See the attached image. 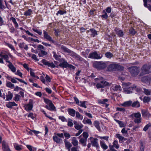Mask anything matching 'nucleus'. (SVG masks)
Instances as JSON below:
<instances>
[{
	"mask_svg": "<svg viewBox=\"0 0 151 151\" xmlns=\"http://www.w3.org/2000/svg\"><path fill=\"white\" fill-rule=\"evenodd\" d=\"M108 63L106 62L103 61H96L93 63V66L98 70H101L106 68Z\"/></svg>",
	"mask_w": 151,
	"mask_h": 151,
	"instance_id": "f257e3e1",
	"label": "nucleus"
},
{
	"mask_svg": "<svg viewBox=\"0 0 151 151\" xmlns=\"http://www.w3.org/2000/svg\"><path fill=\"white\" fill-rule=\"evenodd\" d=\"M108 70L109 71L116 70H122L124 69L123 66L115 63H113L109 65L107 67Z\"/></svg>",
	"mask_w": 151,
	"mask_h": 151,
	"instance_id": "f03ea898",
	"label": "nucleus"
},
{
	"mask_svg": "<svg viewBox=\"0 0 151 151\" xmlns=\"http://www.w3.org/2000/svg\"><path fill=\"white\" fill-rule=\"evenodd\" d=\"M43 99L44 102L47 105L45 106L46 108L50 111H54L55 109V107L51 100L45 98H44Z\"/></svg>",
	"mask_w": 151,
	"mask_h": 151,
	"instance_id": "7ed1b4c3",
	"label": "nucleus"
},
{
	"mask_svg": "<svg viewBox=\"0 0 151 151\" xmlns=\"http://www.w3.org/2000/svg\"><path fill=\"white\" fill-rule=\"evenodd\" d=\"M151 65L149 64H144L141 68V72L140 76H143L144 75L149 73L150 72Z\"/></svg>",
	"mask_w": 151,
	"mask_h": 151,
	"instance_id": "20e7f679",
	"label": "nucleus"
},
{
	"mask_svg": "<svg viewBox=\"0 0 151 151\" xmlns=\"http://www.w3.org/2000/svg\"><path fill=\"white\" fill-rule=\"evenodd\" d=\"M129 72L133 76H135L137 75L139 72V69L136 66H133L128 68Z\"/></svg>",
	"mask_w": 151,
	"mask_h": 151,
	"instance_id": "39448f33",
	"label": "nucleus"
},
{
	"mask_svg": "<svg viewBox=\"0 0 151 151\" xmlns=\"http://www.w3.org/2000/svg\"><path fill=\"white\" fill-rule=\"evenodd\" d=\"M103 57V55L101 54H98L96 51L90 53L89 55L88 58H90L95 59H101Z\"/></svg>",
	"mask_w": 151,
	"mask_h": 151,
	"instance_id": "423d86ee",
	"label": "nucleus"
},
{
	"mask_svg": "<svg viewBox=\"0 0 151 151\" xmlns=\"http://www.w3.org/2000/svg\"><path fill=\"white\" fill-rule=\"evenodd\" d=\"M34 103L32 99H29L28 103L24 105L25 109L27 111L32 110L33 108Z\"/></svg>",
	"mask_w": 151,
	"mask_h": 151,
	"instance_id": "0eeeda50",
	"label": "nucleus"
},
{
	"mask_svg": "<svg viewBox=\"0 0 151 151\" xmlns=\"http://www.w3.org/2000/svg\"><path fill=\"white\" fill-rule=\"evenodd\" d=\"M41 62L44 65L47 66L49 67H50L52 68H54L55 67L58 68V66H56L52 62H50L45 59H42L41 61Z\"/></svg>",
	"mask_w": 151,
	"mask_h": 151,
	"instance_id": "6e6552de",
	"label": "nucleus"
},
{
	"mask_svg": "<svg viewBox=\"0 0 151 151\" xmlns=\"http://www.w3.org/2000/svg\"><path fill=\"white\" fill-rule=\"evenodd\" d=\"M74 99L76 102V104L78 106L85 108H87V106L86 105V101H79L78 99L76 97H74Z\"/></svg>",
	"mask_w": 151,
	"mask_h": 151,
	"instance_id": "1a4fd4ad",
	"label": "nucleus"
},
{
	"mask_svg": "<svg viewBox=\"0 0 151 151\" xmlns=\"http://www.w3.org/2000/svg\"><path fill=\"white\" fill-rule=\"evenodd\" d=\"M59 61L60 63L59 66L63 68H67L68 63L65 59L63 58L59 59Z\"/></svg>",
	"mask_w": 151,
	"mask_h": 151,
	"instance_id": "9d476101",
	"label": "nucleus"
},
{
	"mask_svg": "<svg viewBox=\"0 0 151 151\" xmlns=\"http://www.w3.org/2000/svg\"><path fill=\"white\" fill-rule=\"evenodd\" d=\"M90 139H91V143L92 146L95 147L97 148L99 147L98 143V139L96 138L90 137Z\"/></svg>",
	"mask_w": 151,
	"mask_h": 151,
	"instance_id": "9b49d317",
	"label": "nucleus"
},
{
	"mask_svg": "<svg viewBox=\"0 0 151 151\" xmlns=\"http://www.w3.org/2000/svg\"><path fill=\"white\" fill-rule=\"evenodd\" d=\"M109 83L105 81H102L100 83H98L96 85V87L97 88H103L106 86H109Z\"/></svg>",
	"mask_w": 151,
	"mask_h": 151,
	"instance_id": "f8f14e48",
	"label": "nucleus"
},
{
	"mask_svg": "<svg viewBox=\"0 0 151 151\" xmlns=\"http://www.w3.org/2000/svg\"><path fill=\"white\" fill-rule=\"evenodd\" d=\"M44 37L48 41L52 42V43H54V41L52 39L51 37L49 35L48 33L45 30H43Z\"/></svg>",
	"mask_w": 151,
	"mask_h": 151,
	"instance_id": "ddd939ff",
	"label": "nucleus"
},
{
	"mask_svg": "<svg viewBox=\"0 0 151 151\" xmlns=\"http://www.w3.org/2000/svg\"><path fill=\"white\" fill-rule=\"evenodd\" d=\"M136 86L134 85L133 86L127 88L126 89L124 88V92L126 94H130L132 93V91L135 88Z\"/></svg>",
	"mask_w": 151,
	"mask_h": 151,
	"instance_id": "4468645a",
	"label": "nucleus"
},
{
	"mask_svg": "<svg viewBox=\"0 0 151 151\" xmlns=\"http://www.w3.org/2000/svg\"><path fill=\"white\" fill-rule=\"evenodd\" d=\"M2 147L4 151H11L8 146L7 143L5 141L2 142Z\"/></svg>",
	"mask_w": 151,
	"mask_h": 151,
	"instance_id": "2eb2a0df",
	"label": "nucleus"
},
{
	"mask_svg": "<svg viewBox=\"0 0 151 151\" xmlns=\"http://www.w3.org/2000/svg\"><path fill=\"white\" fill-rule=\"evenodd\" d=\"M73 123L74 124L75 128L78 130L81 129L83 127V125L82 124L76 121H74Z\"/></svg>",
	"mask_w": 151,
	"mask_h": 151,
	"instance_id": "dca6fc26",
	"label": "nucleus"
},
{
	"mask_svg": "<svg viewBox=\"0 0 151 151\" xmlns=\"http://www.w3.org/2000/svg\"><path fill=\"white\" fill-rule=\"evenodd\" d=\"M115 31L116 34L119 37H123L124 36V34L122 30L119 28H115Z\"/></svg>",
	"mask_w": 151,
	"mask_h": 151,
	"instance_id": "f3484780",
	"label": "nucleus"
},
{
	"mask_svg": "<svg viewBox=\"0 0 151 151\" xmlns=\"http://www.w3.org/2000/svg\"><path fill=\"white\" fill-rule=\"evenodd\" d=\"M142 81L145 83L151 82V76H145L142 78Z\"/></svg>",
	"mask_w": 151,
	"mask_h": 151,
	"instance_id": "a211bd4d",
	"label": "nucleus"
},
{
	"mask_svg": "<svg viewBox=\"0 0 151 151\" xmlns=\"http://www.w3.org/2000/svg\"><path fill=\"white\" fill-rule=\"evenodd\" d=\"M67 111L69 114L70 116L73 117H74L75 116L76 112L74 109L72 108H68L67 109Z\"/></svg>",
	"mask_w": 151,
	"mask_h": 151,
	"instance_id": "6ab92c4d",
	"label": "nucleus"
},
{
	"mask_svg": "<svg viewBox=\"0 0 151 151\" xmlns=\"http://www.w3.org/2000/svg\"><path fill=\"white\" fill-rule=\"evenodd\" d=\"M53 139L54 141L57 143L61 144L63 142L62 139L56 135L54 136L53 137Z\"/></svg>",
	"mask_w": 151,
	"mask_h": 151,
	"instance_id": "aec40b11",
	"label": "nucleus"
},
{
	"mask_svg": "<svg viewBox=\"0 0 151 151\" xmlns=\"http://www.w3.org/2000/svg\"><path fill=\"white\" fill-rule=\"evenodd\" d=\"M17 106V104H16L14 102H9L6 104V106L9 108H12L13 106Z\"/></svg>",
	"mask_w": 151,
	"mask_h": 151,
	"instance_id": "412c9836",
	"label": "nucleus"
},
{
	"mask_svg": "<svg viewBox=\"0 0 151 151\" xmlns=\"http://www.w3.org/2000/svg\"><path fill=\"white\" fill-rule=\"evenodd\" d=\"M19 45L20 48H24L26 50H27L28 49V47L27 45H26L25 43L24 42L20 43Z\"/></svg>",
	"mask_w": 151,
	"mask_h": 151,
	"instance_id": "4be33fe9",
	"label": "nucleus"
},
{
	"mask_svg": "<svg viewBox=\"0 0 151 151\" xmlns=\"http://www.w3.org/2000/svg\"><path fill=\"white\" fill-rule=\"evenodd\" d=\"M72 55L73 57L76 58L77 60L82 61V60H83V58L81 57L80 56L78 55L73 52L72 51Z\"/></svg>",
	"mask_w": 151,
	"mask_h": 151,
	"instance_id": "5701e85b",
	"label": "nucleus"
},
{
	"mask_svg": "<svg viewBox=\"0 0 151 151\" xmlns=\"http://www.w3.org/2000/svg\"><path fill=\"white\" fill-rule=\"evenodd\" d=\"M100 144L101 147L104 150H105L107 149L108 146L106 144L104 141H101L100 142Z\"/></svg>",
	"mask_w": 151,
	"mask_h": 151,
	"instance_id": "b1692460",
	"label": "nucleus"
},
{
	"mask_svg": "<svg viewBox=\"0 0 151 151\" xmlns=\"http://www.w3.org/2000/svg\"><path fill=\"white\" fill-rule=\"evenodd\" d=\"M13 96V94L10 91L8 92V94L6 96V101H10L11 100Z\"/></svg>",
	"mask_w": 151,
	"mask_h": 151,
	"instance_id": "393cba45",
	"label": "nucleus"
},
{
	"mask_svg": "<svg viewBox=\"0 0 151 151\" xmlns=\"http://www.w3.org/2000/svg\"><path fill=\"white\" fill-rule=\"evenodd\" d=\"M132 101H128L125 102L123 103L122 104V106L124 107H128L130 106L131 105H132Z\"/></svg>",
	"mask_w": 151,
	"mask_h": 151,
	"instance_id": "a878e982",
	"label": "nucleus"
},
{
	"mask_svg": "<svg viewBox=\"0 0 151 151\" xmlns=\"http://www.w3.org/2000/svg\"><path fill=\"white\" fill-rule=\"evenodd\" d=\"M108 101V100L107 99H99L98 100V102L99 104H105Z\"/></svg>",
	"mask_w": 151,
	"mask_h": 151,
	"instance_id": "bb28decb",
	"label": "nucleus"
},
{
	"mask_svg": "<svg viewBox=\"0 0 151 151\" xmlns=\"http://www.w3.org/2000/svg\"><path fill=\"white\" fill-rule=\"evenodd\" d=\"M93 124L94 126L99 131H100L101 129L99 126V122L97 121H95L94 122Z\"/></svg>",
	"mask_w": 151,
	"mask_h": 151,
	"instance_id": "cd10ccee",
	"label": "nucleus"
},
{
	"mask_svg": "<svg viewBox=\"0 0 151 151\" xmlns=\"http://www.w3.org/2000/svg\"><path fill=\"white\" fill-rule=\"evenodd\" d=\"M64 142L66 148H70L72 146L71 143L66 139L64 140Z\"/></svg>",
	"mask_w": 151,
	"mask_h": 151,
	"instance_id": "c85d7f7f",
	"label": "nucleus"
},
{
	"mask_svg": "<svg viewBox=\"0 0 151 151\" xmlns=\"http://www.w3.org/2000/svg\"><path fill=\"white\" fill-rule=\"evenodd\" d=\"M137 33V32L132 27H131L129 29V33L132 35H134L135 33Z\"/></svg>",
	"mask_w": 151,
	"mask_h": 151,
	"instance_id": "c756f323",
	"label": "nucleus"
},
{
	"mask_svg": "<svg viewBox=\"0 0 151 151\" xmlns=\"http://www.w3.org/2000/svg\"><path fill=\"white\" fill-rule=\"evenodd\" d=\"M10 19L12 20L15 25V27L16 28H17L19 27V25L16 21L15 18L13 17H11Z\"/></svg>",
	"mask_w": 151,
	"mask_h": 151,
	"instance_id": "7c9ffc66",
	"label": "nucleus"
},
{
	"mask_svg": "<svg viewBox=\"0 0 151 151\" xmlns=\"http://www.w3.org/2000/svg\"><path fill=\"white\" fill-rule=\"evenodd\" d=\"M10 19L12 20L15 25V27L16 28H17L19 27V25L16 21L15 18L13 17H11Z\"/></svg>",
	"mask_w": 151,
	"mask_h": 151,
	"instance_id": "2f4dec72",
	"label": "nucleus"
},
{
	"mask_svg": "<svg viewBox=\"0 0 151 151\" xmlns=\"http://www.w3.org/2000/svg\"><path fill=\"white\" fill-rule=\"evenodd\" d=\"M139 143L140 145V147L139 151H144V144L142 140H140Z\"/></svg>",
	"mask_w": 151,
	"mask_h": 151,
	"instance_id": "473e14b6",
	"label": "nucleus"
},
{
	"mask_svg": "<svg viewBox=\"0 0 151 151\" xmlns=\"http://www.w3.org/2000/svg\"><path fill=\"white\" fill-rule=\"evenodd\" d=\"M109 146H111L113 148L115 147L116 149H118L119 147L118 141L117 140H115L114 141L113 143V145H109Z\"/></svg>",
	"mask_w": 151,
	"mask_h": 151,
	"instance_id": "72a5a7b5",
	"label": "nucleus"
},
{
	"mask_svg": "<svg viewBox=\"0 0 151 151\" xmlns=\"http://www.w3.org/2000/svg\"><path fill=\"white\" fill-rule=\"evenodd\" d=\"M102 15H101V17L105 19H106L108 18V15L107 13L105 10L103 11L102 12Z\"/></svg>",
	"mask_w": 151,
	"mask_h": 151,
	"instance_id": "f704fd0d",
	"label": "nucleus"
},
{
	"mask_svg": "<svg viewBox=\"0 0 151 151\" xmlns=\"http://www.w3.org/2000/svg\"><path fill=\"white\" fill-rule=\"evenodd\" d=\"M89 31L92 33L91 35L93 37H94L98 35L97 32L94 29H90L88 31V32H89Z\"/></svg>",
	"mask_w": 151,
	"mask_h": 151,
	"instance_id": "c9c22d12",
	"label": "nucleus"
},
{
	"mask_svg": "<svg viewBox=\"0 0 151 151\" xmlns=\"http://www.w3.org/2000/svg\"><path fill=\"white\" fill-rule=\"evenodd\" d=\"M72 143L75 146H77L78 144V142L75 137H73L72 140Z\"/></svg>",
	"mask_w": 151,
	"mask_h": 151,
	"instance_id": "e433bc0d",
	"label": "nucleus"
},
{
	"mask_svg": "<svg viewBox=\"0 0 151 151\" xmlns=\"http://www.w3.org/2000/svg\"><path fill=\"white\" fill-rule=\"evenodd\" d=\"M61 49L63 50L65 52H67L68 53H70L71 52V50L65 47L62 45L61 47Z\"/></svg>",
	"mask_w": 151,
	"mask_h": 151,
	"instance_id": "4c0bfd02",
	"label": "nucleus"
},
{
	"mask_svg": "<svg viewBox=\"0 0 151 151\" xmlns=\"http://www.w3.org/2000/svg\"><path fill=\"white\" fill-rule=\"evenodd\" d=\"M47 52L44 50H41L38 53L39 56L40 57H43L47 54Z\"/></svg>",
	"mask_w": 151,
	"mask_h": 151,
	"instance_id": "58836bf2",
	"label": "nucleus"
},
{
	"mask_svg": "<svg viewBox=\"0 0 151 151\" xmlns=\"http://www.w3.org/2000/svg\"><path fill=\"white\" fill-rule=\"evenodd\" d=\"M105 57L109 59H111L113 57V54L110 52H108L105 53Z\"/></svg>",
	"mask_w": 151,
	"mask_h": 151,
	"instance_id": "ea45409f",
	"label": "nucleus"
},
{
	"mask_svg": "<svg viewBox=\"0 0 151 151\" xmlns=\"http://www.w3.org/2000/svg\"><path fill=\"white\" fill-rule=\"evenodd\" d=\"M140 106L139 103L137 101H134L133 103H132V107H139Z\"/></svg>",
	"mask_w": 151,
	"mask_h": 151,
	"instance_id": "a19ab883",
	"label": "nucleus"
},
{
	"mask_svg": "<svg viewBox=\"0 0 151 151\" xmlns=\"http://www.w3.org/2000/svg\"><path fill=\"white\" fill-rule=\"evenodd\" d=\"M14 146L15 149L17 150H20L22 149V145H19L15 143L14 144Z\"/></svg>",
	"mask_w": 151,
	"mask_h": 151,
	"instance_id": "79ce46f5",
	"label": "nucleus"
},
{
	"mask_svg": "<svg viewBox=\"0 0 151 151\" xmlns=\"http://www.w3.org/2000/svg\"><path fill=\"white\" fill-rule=\"evenodd\" d=\"M144 93L147 95H150L151 93V90L144 88Z\"/></svg>",
	"mask_w": 151,
	"mask_h": 151,
	"instance_id": "37998d69",
	"label": "nucleus"
},
{
	"mask_svg": "<svg viewBox=\"0 0 151 151\" xmlns=\"http://www.w3.org/2000/svg\"><path fill=\"white\" fill-rule=\"evenodd\" d=\"M87 139H85L81 138L79 140V142L83 146H85L86 145V142Z\"/></svg>",
	"mask_w": 151,
	"mask_h": 151,
	"instance_id": "c03bdc74",
	"label": "nucleus"
},
{
	"mask_svg": "<svg viewBox=\"0 0 151 151\" xmlns=\"http://www.w3.org/2000/svg\"><path fill=\"white\" fill-rule=\"evenodd\" d=\"M76 117L79 119L82 120L83 118V116L81 115L77 111L76 112Z\"/></svg>",
	"mask_w": 151,
	"mask_h": 151,
	"instance_id": "a18cd8bd",
	"label": "nucleus"
},
{
	"mask_svg": "<svg viewBox=\"0 0 151 151\" xmlns=\"http://www.w3.org/2000/svg\"><path fill=\"white\" fill-rule=\"evenodd\" d=\"M73 120L70 118H69L67 120L68 126L70 127H72L73 125V123L72 122Z\"/></svg>",
	"mask_w": 151,
	"mask_h": 151,
	"instance_id": "49530a36",
	"label": "nucleus"
},
{
	"mask_svg": "<svg viewBox=\"0 0 151 151\" xmlns=\"http://www.w3.org/2000/svg\"><path fill=\"white\" fill-rule=\"evenodd\" d=\"M32 11L31 9H29L25 11L24 13V15L26 16H30L31 14Z\"/></svg>",
	"mask_w": 151,
	"mask_h": 151,
	"instance_id": "de8ad7c7",
	"label": "nucleus"
},
{
	"mask_svg": "<svg viewBox=\"0 0 151 151\" xmlns=\"http://www.w3.org/2000/svg\"><path fill=\"white\" fill-rule=\"evenodd\" d=\"M115 120L119 124V126L121 127H124V124L122 122L116 119H115Z\"/></svg>",
	"mask_w": 151,
	"mask_h": 151,
	"instance_id": "09e8293b",
	"label": "nucleus"
},
{
	"mask_svg": "<svg viewBox=\"0 0 151 151\" xmlns=\"http://www.w3.org/2000/svg\"><path fill=\"white\" fill-rule=\"evenodd\" d=\"M9 68L11 70V71L13 73L16 72V68L14 66L13 64L11 65L10 66H8Z\"/></svg>",
	"mask_w": 151,
	"mask_h": 151,
	"instance_id": "8fccbe9b",
	"label": "nucleus"
},
{
	"mask_svg": "<svg viewBox=\"0 0 151 151\" xmlns=\"http://www.w3.org/2000/svg\"><path fill=\"white\" fill-rule=\"evenodd\" d=\"M66 13V11H63L61 10H59L58 12L56 13L57 15H58V14H59L60 15H63L64 14H65Z\"/></svg>",
	"mask_w": 151,
	"mask_h": 151,
	"instance_id": "3c124183",
	"label": "nucleus"
},
{
	"mask_svg": "<svg viewBox=\"0 0 151 151\" xmlns=\"http://www.w3.org/2000/svg\"><path fill=\"white\" fill-rule=\"evenodd\" d=\"M116 137L119 139V141H122L124 138V137L121 136L120 134H116Z\"/></svg>",
	"mask_w": 151,
	"mask_h": 151,
	"instance_id": "603ef678",
	"label": "nucleus"
},
{
	"mask_svg": "<svg viewBox=\"0 0 151 151\" xmlns=\"http://www.w3.org/2000/svg\"><path fill=\"white\" fill-rule=\"evenodd\" d=\"M59 119L60 120L63 122H67V119L63 116H60L58 117Z\"/></svg>",
	"mask_w": 151,
	"mask_h": 151,
	"instance_id": "864d4df0",
	"label": "nucleus"
},
{
	"mask_svg": "<svg viewBox=\"0 0 151 151\" xmlns=\"http://www.w3.org/2000/svg\"><path fill=\"white\" fill-rule=\"evenodd\" d=\"M6 85L7 87L9 88H14V85L9 82L6 83Z\"/></svg>",
	"mask_w": 151,
	"mask_h": 151,
	"instance_id": "5fc2aeb1",
	"label": "nucleus"
},
{
	"mask_svg": "<svg viewBox=\"0 0 151 151\" xmlns=\"http://www.w3.org/2000/svg\"><path fill=\"white\" fill-rule=\"evenodd\" d=\"M150 101V97L147 96H145L143 99V101L144 103L148 102H149Z\"/></svg>",
	"mask_w": 151,
	"mask_h": 151,
	"instance_id": "6e6d98bb",
	"label": "nucleus"
},
{
	"mask_svg": "<svg viewBox=\"0 0 151 151\" xmlns=\"http://www.w3.org/2000/svg\"><path fill=\"white\" fill-rule=\"evenodd\" d=\"M32 30L35 32L38 33L40 35H42V32L41 30L40 31L38 29L34 28H32Z\"/></svg>",
	"mask_w": 151,
	"mask_h": 151,
	"instance_id": "4d7b16f0",
	"label": "nucleus"
},
{
	"mask_svg": "<svg viewBox=\"0 0 151 151\" xmlns=\"http://www.w3.org/2000/svg\"><path fill=\"white\" fill-rule=\"evenodd\" d=\"M151 127V123H149L147 124L143 128V130L146 131L149 128Z\"/></svg>",
	"mask_w": 151,
	"mask_h": 151,
	"instance_id": "13d9d810",
	"label": "nucleus"
},
{
	"mask_svg": "<svg viewBox=\"0 0 151 151\" xmlns=\"http://www.w3.org/2000/svg\"><path fill=\"white\" fill-rule=\"evenodd\" d=\"M96 137L100 139H103L106 141H107L109 138V137L108 136L101 137L98 135H96Z\"/></svg>",
	"mask_w": 151,
	"mask_h": 151,
	"instance_id": "bf43d9fd",
	"label": "nucleus"
},
{
	"mask_svg": "<svg viewBox=\"0 0 151 151\" xmlns=\"http://www.w3.org/2000/svg\"><path fill=\"white\" fill-rule=\"evenodd\" d=\"M141 118H136L134 119V122L138 124L141 122Z\"/></svg>",
	"mask_w": 151,
	"mask_h": 151,
	"instance_id": "052dcab7",
	"label": "nucleus"
},
{
	"mask_svg": "<svg viewBox=\"0 0 151 151\" xmlns=\"http://www.w3.org/2000/svg\"><path fill=\"white\" fill-rule=\"evenodd\" d=\"M82 135L83 137L84 138V139H86L88 136V133L85 132H83L82 134Z\"/></svg>",
	"mask_w": 151,
	"mask_h": 151,
	"instance_id": "680f3d73",
	"label": "nucleus"
},
{
	"mask_svg": "<svg viewBox=\"0 0 151 151\" xmlns=\"http://www.w3.org/2000/svg\"><path fill=\"white\" fill-rule=\"evenodd\" d=\"M127 131L128 130H126L125 128H123L122 129L121 132L125 136L127 134Z\"/></svg>",
	"mask_w": 151,
	"mask_h": 151,
	"instance_id": "e2e57ef3",
	"label": "nucleus"
},
{
	"mask_svg": "<svg viewBox=\"0 0 151 151\" xmlns=\"http://www.w3.org/2000/svg\"><path fill=\"white\" fill-rule=\"evenodd\" d=\"M27 148L30 150V151H34V148L31 145H27L26 146Z\"/></svg>",
	"mask_w": 151,
	"mask_h": 151,
	"instance_id": "0e129e2a",
	"label": "nucleus"
},
{
	"mask_svg": "<svg viewBox=\"0 0 151 151\" xmlns=\"http://www.w3.org/2000/svg\"><path fill=\"white\" fill-rule=\"evenodd\" d=\"M9 29L10 32L12 33H14L16 30L15 28L13 26H12L11 27L9 28Z\"/></svg>",
	"mask_w": 151,
	"mask_h": 151,
	"instance_id": "69168bd1",
	"label": "nucleus"
},
{
	"mask_svg": "<svg viewBox=\"0 0 151 151\" xmlns=\"http://www.w3.org/2000/svg\"><path fill=\"white\" fill-rule=\"evenodd\" d=\"M121 88V86L119 85L115 86L113 88L114 91H117L120 90Z\"/></svg>",
	"mask_w": 151,
	"mask_h": 151,
	"instance_id": "338daca9",
	"label": "nucleus"
},
{
	"mask_svg": "<svg viewBox=\"0 0 151 151\" xmlns=\"http://www.w3.org/2000/svg\"><path fill=\"white\" fill-rule=\"evenodd\" d=\"M20 96L17 94H15V96L14 98V100L15 101H18L19 100Z\"/></svg>",
	"mask_w": 151,
	"mask_h": 151,
	"instance_id": "774afa93",
	"label": "nucleus"
}]
</instances>
